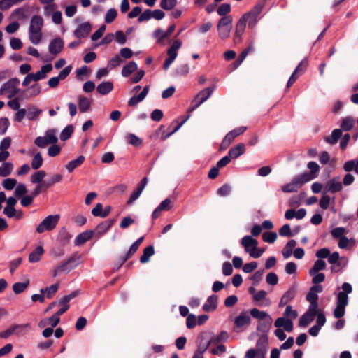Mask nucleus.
Listing matches in <instances>:
<instances>
[{
    "label": "nucleus",
    "mask_w": 358,
    "mask_h": 358,
    "mask_svg": "<svg viewBox=\"0 0 358 358\" xmlns=\"http://www.w3.org/2000/svg\"><path fill=\"white\" fill-rule=\"evenodd\" d=\"M230 11L231 6L229 3H222L217 10V14L222 17L227 16L226 15L228 14Z\"/></svg>",
    "instance_id": "nucleus-61"
},
{
    "label": "nucleus",
    "mask_w": 358,
    "mask_h": 358,
    "mask_svg": "<svg viewBox=\"0 0 358 358\" xmlns=\"http://www.w3.org/2000/svg\"><path fill=\"white\" fill-rule=\"evenodd\" d=\"M64 48V41L60 38L53 39L49 44V52L52 55L59 54Z\"/></svg>",
    "instance_id": "nucleus-22"
},
{
    "label": "nucleus",
    "mask_w": 358,
    "mask_h": 358,
    "mask_svg": "<svg viewBox=\"0 0 358 358\" xmlns=\"http://www.w3.org/2000/svg\"><path fill=\"white\" fill-rule=\"evenodd\" d=\"M326 268V263L324 260L318 259L317 260L313 266L311 268V269L309 271V274L310 275H314L316 274L318 271H322L325 269Z\"/></svg>",
    "instance_id": "nucleus-42"
},
{
    "label": "nucleus",
    "mask_w": 358,
    "mask_h": 358,
    "mask_svg": "<svg viewBox=\"0 0 358 358\" xmlns=\"http://www.w3.org/2000/svg\"><path fill=\"white\" fill-rule=\"evenodd\" d=\"M246 22L243 18H240L236 25L234 41L235 43H238L241 41L242 35L243 34L245 27Z\"/></svg>",
    "instance_id": "nucleus-17"
},
{
    "label": "nucleus",
    "mask_w": 358,
    "mask_h": 358,
    "mask_svg": "<svg viewBox=\"0 0 358 358\" xmlns=\"http://www.w3.org/2000/svg\"><path fill=\"white\" fill-rule=\"evenodd\" d=\"M182 46V42L179 40H176L171 47L167 50L168 57L165 59L163 68L167 70L170 65L173 62L178 55V50Z\"/></svg>",
    "instance_id": "nucleus-9"
},
{
    "label": "nucleus",
    "mask_w": 358,
    "mask_h": 358,
    "mask_svg": "<svg viewBox=\"0 0 358 358\" xmlns=\"http://www.w3.org/2000/svg\"><path fill=\"white\" fill-rule=\"evenodd\" d=\"M52 66L51 64H48L43 65L41 70L37 71L36 73H31V76L33 78V81H38L40 80L44 79L46 78V73H49L52 71Z\"/></svg>",
    "instance_id": "nucleus-20"
},
{
    "label": "nucleus",
    "mask_w": 358,
    "mask_h": 358,
    "mask_svg": "<svg viewBox=\"0 0 358 358\" xmlns=\"http://www.w3.org/2000/svg\"><path fill=\"white\" fill-rule=\"evenodd\" d=\"M24 97L22 96H19L17 97H14L13 99L10 100L8 102V106L12 110H17L20 108V101L23 100Z\"/></svg>",
    "instance_id": "nucleus-51"
},
{
    "label": "nucleus",
    "mask_w": 358,
    "mask_h": 358,
    "mask_svg": "<svg viewBox=\"0 0 358 358\" xmlns=\"http://www.w3.org/2000/svg\"><path fill=\"white\" fill-rule=\"evenodd\" d=\"M155 253L154 247L152 245H150L144 248L143 252L140 257V262L142 264L148 263L150 261V257H152Z\"/></svg>",
    "instance_id": "nucleus-34"
},
{
    "label": "nucleus",
    "mask_w": 358,
    "mask_h": 358,
    "mask_svg": "<svg viewBox=\"0 0 358 358\" xmlns=\"http://www.w3.org/2000/svg\"><path fill=\"white\" fill-rule=\"evenodd\" d=\"M251 317L250 313L247 310L242 311L235 319L234 331L239 333L245 331V329L250 324Z\"/></svg>",
    "instance_id": "nucleus-7"
},
{
    "label": "nucleus",
    "mask_w": 358,
    "mask_h": 358,
    "mask_svg": "<svg viewBox=\"0 0 358 358\" xmlns=\"http://www.w3.org/2000/svg\"><path fill=\"white\" fill-rule=\"evenodd\" d=\"M17 180L15 178H6L3 180L2 186L6 190H12L17 185Z\"/></svg>",
    "instance_id": "nucleus-53"
},
{
    "label": "nucleus",
    "mask_w": 358,
    "mask_h": 358,
    "mask_svg": "<svg viewBox=\"0 0 358 358\" xmlns=\"http://www.w3.org/2000/svg\"><path fill=\"white\" fill-rule=\"evenodd\" d=\"M113 84L110 81L103 82L100 83L96 87L97 92L102 95L108 94L113 90Z\"/></svg>",
    "instance_id": "nucleus-30"
},
{
    "label": "nucleus",
    "mask_w": 358,
    "mask_h": 358,
    "mask_svg": "<svg viewBox=\"0 0 358 358\" xmlns=\"http://www.w3.org/2000/svg\"><path fill=\"white\" fill-rule=\"evenodd\" d=\"M126 139L127 140L129 144L134 146L138 147L142 144V140L133 134H128L126 136Z\"/></svg>",
    "instance_id": "nucleus-50"
},
{
    "label": "nucleus",
    "mask_w": 358,
    "mask_h": 358,
    "mask_svg": "<svg viewBox=\"0 0 358 358\" xmlns=\"http://www.w3.org/2000/svg\"><path fill=\"white\" fill-rule=\"evenodd\" d=\"M177 4V0H162L160 6L164 10H171Z\"/></svg>",
    "instance_id": "nucleus-62"
},
{
    "label": "nucleus",
    "mask_w": 358,
    "mask_h": 358,
    "mask_svg": "<svg viewBox=\"0 0 358 358\" xmlns=\"http://www.w3.org/2000/svg\"><path fill=\"white\" fill-rule=\"evenodd\" d=\"M85 157L80 155L77 159L70 161L66 166V169L69 172H73L75 169L80 166L85 161Z\"/></svg>",
    "instance_id": "nucleus-29"
},
{
    "label": "nucleus",
    "mask_w": 358,
    "mask_h": 358,
    "mask_svg": "<svg viewBox=\"0 0 358 358\" xmlns=\"http://www.w3.org/2000/svg\"><path fill=\"white\" fill-rule=\"evenodd\" d=\"M217 300L218 298L217 295H210L208 297L206 302L203 305V310L208 313L215 310L217 307Z\"/></svg>",
    "instance_id": "nucleus-19"
},
{
    "label": "nucleus",
    "mask_w": 358,
    "mask_h": 358,
    "mask_svg": "<svg viewBox=\"0 0 358 358\" xmlns=\"http://www.w3.org/2000/svg\"><path fill=\"white\" fill-rule=\"evenodd\" d=\"M348 304V301H346L345 297L336 298V306L333 313L335 318L340 319L344 316Z\"/></svg>",
    "instance_id": "nucleus-11"
},
{
    "label": "nucleus",
    "mask_w": 358,
    "mask_h": 358,
    "mask_svg": "<svg viewBox=\"0 0 358 358\" xmlns=\"http://www.w3.org/2000/svg\"><path fill=\"white\" fill-rule=\"evenodd\" d=\"M234 139L235 138H234L229 132L227 133L220 144V150H226L228 148Z\"/></svg>",
    "instance_id": "nucleus-55"
},
{
    "label": "nucleus",
    "mask_w": 358,
    "mask_h": 358,
    "mask_svg": "<svg viewBox=\"0 0 358 358\" xmlns=\"http://www.w3.org/2000/svg\"><path fill=\"white\" fill-rule=\"evenodd\" d=\"M268 348V340L266 335L261 336L257 343L256 348H250L245 353V358H255L256 355H266Z\"/></svg>",
    "instance_id": "nucleus-2"
},
{
    "label": "nucleus",
    "mask_w": 358,
    "mask_h": 358,
    "mask_svg": "<svg viewBox=\"0 0 358 358\" xmlns=\"http://www.w3.org/2000/svg\"><path fill=\"white\" fill-rule=\"evenodd\" d=\"M241 244L245 250L250 255V252L257 247L258 241L252 236L247 235L242 238Z\"/></svg>",
    "instance_id": "nucleus-16"
},
{
    "label": "nucleus",
    "mask_w": 358,
    "mask_h": 358,
    "mask_svg": "<svg viewBox=\"0 0 358 358\" xmlns=\"http://www.w3.org/2000/svg\"><path fill=\"white\" fill-rule=\"evenodd\" d=\"M93 234L94 231L92 230L85 231L83 233H80L79 235H78L75 240V245H80L84 244L92 238Z\"/></svg>",
    "instance_id": "nucleus-26"
},
{
    "label": "nucleus",
    "mask_w": 358,
    "mask_h": 358,
    "mask_svg": "<svg viewBox=\"0 0 358 358\" xmlns=\"http://www.w3.org/2000/svg\"><path fill=\"white\" fill-rule=\"evenodd\" d=\"M296 242L295 240L292 239L289 240L287 243L285 245V248L282 251V256L285 259L289 258L292 254L294 248L296 246Z\"/></svg>",
    "instance_id": "nucleus-36"
},
{
    "label": "nucleus",
    "mask_w": 358,
    "mask_h": 358,
    "mask_svg": "<svg viewBox=\"0 0 358 358\" xmlns=\"http://www.w3.org/2000/svg\"><path fill=\"white\" fill-rule=\"evenodd\" d=\"M307 167L310 169V173L305 172L303 174H306L310 178V180L314 179L317 172L320 170L319 165L315 162H310L307 164Z\"/></svg>",
    "instance_id": "nucleus-38"
},
{
    "label": "nucleus",
    "mask_w": 358,
    "mask_h": 358,
    "mask_svg": "<svg viewBox=\"0 0 358 358\" xmlns=\"http://www.w3.org/2000/svg\"><path fill=\"white\" fill-rule=\"evenodd\" d=\"M343 188L342 183L340 181L339 177H334L328 181L325 185V193L330 192H338Z\"/></svg>",
    "instance_id": "nucleus-13"
},
{
    "label": "nucleus",
    "mask_w": 358,
    "mask_h": 358,
    "mask_svg": "<svg viewBox=\"0 0 358 358\" xmlns=\"http://www.w3.org/2000/svg\"><path fill=\"white\" fill-rule=\"evenodd\" d=\"M80 255L78 252L72 254L71 256L66 261L62 263L61 265H59L55 269L54 276H57V275L60 274L62 271L65 270L66 266L69 264L76 263L80 259Z\"/></svg>",
    "instance_id": "nucleus-18"
},
{
    "label": "nucleus",
    "mask_w": 358,
    "mask_h": 358,
    "mask_svg": "<svg viewBox=\"0 0 358 358\" xmlns=\"http://www.w3.org/2000/svg\"><path fill=\"white\" fill-rule=\"evenodd\" d=\"M58 288H59V285L54 284V285H52L51 286L44 289L47 298L51 299L56 294V292L58 290Z\"/></svg>",
    "instance_id": "nucleus-63"
},
{
    "label": "nucleus",
    "mask_w": 358,
    "mask_h": 358,
    "mask_svg": "<svg viewBox=\"0 0 358 358\" xmlns=\"http://www.w3.org/2000/svg\"><path fill=\"white\" fill-rule=\"evenodd\" d=\"M71 238V236L65 228H62L60 230L59 233V238L64 245L68 243Z\"/></svg>",
    "instance_id": "nucleus-59"
},
{
    "label": "nucleus",
    "mask_w": 358,
    "mask_h": 358,
    "mask_svg": "<svg viewBox=\"0 0 358 358\" xmlns=\"http://www.w3.org/2000/svg\"><path fill=\"white\" fill-rule=\"evenodd\" d=\"M245 151V146L243 143H238L236 146L231 148L228 153L229 157L231 159H236L242 155Z\"/></svg>",
    "instance_id": "nucleus-24"
},
{
    "label": "nucleus",
    "mask_w": 358,
    "mask_h": 358,
    "mask_svg": "<svg viewBox=\"0 0 358 358\" xmlns=\"http://www.w3.org/2000/svg\"><path fill=\"white\" fill-rule=\"evenodd\" d=\"M231 187L229 184H224L220 187L217 193L221 196H227L231 193Z\"/></svg>",
    "instance_id": "nucleus-64"
},
{
    "label": "nucleus",
    "mask_w": 358,
    "mask_h": 358,
    "mask_svg": "<svg viewBox=\"0 0 358 358\" xmlns=\"http://www.w3.org/2000/svg\"><path fill=\"white\" fill-rule=\"evenodd\" d=\"M31 326L29 324H15L14 329L15 332L17 336H24L30 329Z\"/></svg>",
    "instance_id": "nucleus-41"
},
{
    "label": "nucleus",
    "mask_w": 358,
    "mask_h": 358,
    "mask_svg": "<svg viewBox=\"0 0 358 358\" xmlns=\"http://www.w3.org/2000/svg\"><path fill=\"white\" fill-rule=\"evenodd\" d=\"M92 103V99L83 96H80L78 99V104L80 113H86L90 110Z\"/></svg>",
    "instance_id": "nucleus-23"
},
{
    "label": "nucleus",
    "mask_w": 358,
    "mask_h": 358,
    "mask_svg": "<svg viewBox=\"0 0 358 358\" xmlns=\"http://www.w3.org/2000/svg\"><path fill=\"white\" fill-rule=\"evenodd\" d=\"M92 30V25L90 22H86L78 26V27L74 31V36L80 39L82 38L87 37Z\"/></svg>",
    "instance_id": "nucleus-15"
},
{
    "label": "nucleus",
    "mask_w": 358,
    "mask_h": 358,
    "mask_svg": "<svg viewBox=\"0 0 358 358\" xmlns=\"http://www.w3.org/2000/svg\"><path fill=\"white\" fill-rule=\"evenodd\" d=\"M315 315L306 312L305 313L299 320V326L307 327L315 318Z\"/></svg>",
    "instance_id": "nucleus-43"
},
{
    "label": "nucleus",
    "mask_w": 358,
    "mask_h": 358,
    "mask_svg": "<svg viewBox=\"0 0 358 358\" xmlns=\"http://www.w3.org/2000/svg\"><path fill=\"white\" fill-rule=\"evenodd\" d=\"M272 324V318L271 316L267 317L263 320L259 321L257 324V330L262 333H267Z\"/></svg>",
    "instance_id": "nucleus-25"
},
{
    "label": "nucleus",
    "mask_w": 358,
    "mask_h": 358,
    "mask_svg": "<svg viewBox=\"0 0 358 358\" xmlns=\"http://www.w3.org/2000/svg\"><path fill=\"white\" fill-rule=\"evenodd\" d=\"M342 289H343V291L340 292L338 294L337 298H340V297L343 296V297H345L346 301H348V294H350L352 292V288L351 285L348 282H344L342 285Z\"/></svg>",
    "instance_id": "nucleus-48"
},
{
    "label": "nucleus",
    "mask_w": 358,
    "mask_h": 358,
    "mask_svg": "<svg viewBox=\"0 0 358 358\" xmlns=\"http://www.w3.org/2000/svg\"><path fill=\"white\" fill-rule=\"evenodd\" d=\"M41 92V86L38 84H34L30 87L24 90L23 93L28 92L29 94L26 95L24 99H29L38 96Z\"/></svg>",
    "instance_id": "nucleus-33"
},
{
    "label": "nucleus",
    "mask_w": 358,
    "mask_h": 358,
    "mask_svg": "<svg viewBox=\"0 0 358 358\" xmlns=\"http://www.w3.org/2000/svg\"><path fill=\"white\" fill-rule=\"evenodd\" d=\"M113 220H107L100 223L96 227L94 233H95L99 237L105 234L108 230L113 225Z\"/></svg>",
    "instance_id": "nucleus-21"
},
{
    "label": "nucleus",
    "mask_w": 358,
    "mask_h": 358,
    "mask_svg": "<svg viewBox=\"0 0 358 358\" xmlns=\"http://www.w3.org/2000/svg\"><path fill=\"white\" fill-rule=\"evenodd\" d=\"M267 292L264 290H260L253 296V301L255 305L262 307H266L271 305V301L266 298Z\"/></svg>",
    "instance_id": "nucleus-12"
},
{
    "label": "nucleus",
    "mask_w": 358,
    "mask_h": 358,
    "mask_svg": "<svg viewBox=\"0 0 358 358\" xmlns=\"http://www.w3.org/2000/svg\"><path fill=\"white\" fill-rule=\"evenodd\" d=\"M277 234L275 232H264L262 234V240L268 243H273L277 239Z\"/></svg>",
    "instance_id": "nucleus-54"
},
{
    "label": "nucleus",
    "mask_w": 358,
    "mask_h": 358,
    "mask_svg": "<svg viewBox=\"0 0 358 358\" xmlns=\"http://www.w3.org/2000/svg\"><path fill=\"white\" fill-rule=\"evenodd\" d=\"M310 178L306 174H301L296 176L290 182L282 187V192L285 193H292L296 192L303 184L310 181Z\"/></svg>",
    "instance_id": "nucleus-4"
},
{
    "label": "nucleus",
    "mask_w": 358,
    "mask_h": 358,
    "mask_svg": "<svg viewBox=\"0 0 358 358\" xmlns=\"http://www.w3.org/2000/svg\"><path fill=\"white\" fill-rule=\"evenodd\" d=\"M43 253L44 249L42 246L36 247V248L29 254V261L31 263L38 262Z\"/></svg>",
    "instance_id": "nucleus-31"
},
{
    "label": "nucleus",
    "mask_w": 358,
    "mask_h": 358,
    "mask_svg": "<svg viewBox=\"0 0 358 358\" xmlns=\"http://www.w3.org/2000/svg\"><path fill=\"white\" fill-rule=\"evenodd\" d=\"M20 81L17 78H13L4 83L0 88V95H7L8 99L13 98L20 92Z\"/></svg>",
    "instance_id": "nucleus-3"
},
{
    "label": "nucleus",
    "mask_w": 358,
    "mask_h": 358,
    "mask_svg": "<svg viewBox=\"0 0 358 358\" xmlns=\"http://www.w3.org/2000/svg\"><path fill=\"white\" fill-rule=\"evenodd\" d=\"M355 124V120L351 117H345L342 120L341 124V129L343 131L350 130Z\"/></svg>",
    "instance_id": "nucleus-44"
},
{
    "label": "nucleus",
    "mask_w": 358,
    "mask_h": 358,
    "mask_svg": "<svg viewBox=\"0 0 358 358\" xmlns=\"http://www.w3.org/2000/svg\"><path fill=\"white\" fill-rule=\"evenodd\" d=\"M241 18H243L244 21L248 24V27L250 29H253L258 22V17L252 15L250 12L245 13Z\"/></svg>",
    "instance_id": "nucleus-32"
},
{
    "label": "nucleus",
    "mask_w": 358,
    "mask_h": 358,
    "mask_svg": "<svg viewBox=\"0 0 358 358\" xmlns=\"http://www.w3.org/2000/svg\"><path fill=\"white\" fill-rule=\"evenodd\" d=\"M342 131L339 129H334L331 134L325 137V141L329 144L334 145L337 143L338 140L341 138Z\"/></svg>",
    "instance_id": "nucleus-39"
},
{
    "label": "nucleus",
    "mask_w": 358,
    "mask_h": 358,
    "mask_svg": "<svg viewBox=\"0 0 358 358\" xmlns=\"http://www.w3.org/2000/svg\"><path fill=\"white\" fill-rule=\"evenodd\" d=\"M295 296V289L294 288H290L288 289L285 294L282 295L280 303L279 306L282 307L291 301Z\"/></svg>",
    "instance_id": "nucleus-28"
},
{
    "label": "nucleus",
    "mask_w": 358,
    "mask_h": 358,
    "mask_svg": "<svg viewBox=\"0 0 358 358\" xmlns=\"http://www.w3.org/2000/svg\"><path fill=\"white\" fill-rule=\"evenodd\" d=\"M275 327L277 328L282 327L285 331L292 332L294 329L293 322L291 319L285 318V317H278L274 322Z\"/></svg>",
    "instance_id": "nucleus-14"
},
{
    "label": "nucleus",
    "mask_w": 358,
    "mask_h": 358,
    "mask_svg": "<svg viewBox=\"0 0 358 358\" xmlns=\"http://www.w3.org/2000/svg\"><path fill=\"white\" fill-rule=\"evenodd\" d=\"M67 310L68 307L66 306L64 308H60L52 316L48 318V324L51 325L52 327H55L60 322L59 316L64 314Z\"/></svg>",
    "instance_id": "nucleus-27"
},
{
    "label": "nucleus",
    "mask_w": 358,
    "mask_h": 358,
    "mask_svg": "<svg viewBox=\"0 0 358 358\" xmlns=\"http://www.w3.org/2000/svg\"><path fill=\"white\" fill-rule=\"evenodd\" d=\"M29 281L27 280L23 282H16L13 285V290L16 294L23 292L29 286Z\"/></svg>",
    "instance_id": "nucleus-45"
},
{
    "label": "nucleus",
    "mask_w": 358,
    "mask_h": 358,
    "mask_svg": "<svg viewBox=\"0 0 358 358\" xmlns=\"http://www.w3.org/2000/svg\"><path fill=\"white\" fill-rule=\"evenodd\" d=\"M343 169L345 172H350L354 171L355 173L358 174V158L347 161L343 164Z\"/></svg>",
    "instance_id": "nucleus-35"
},
{
    "label": "nucleus",
    "mask_w": 358,
    "mask_h": 358,
    "mask_svg": "<svg viewBox=\"0 0 358 358\" xmlns=\"http://www.w3.org/2000/svg\"><path fill=\"white\" fill-rule=\"evenodd\" d=\"M213 92V88L206 87L201 91H200L194 99L193 100L194 105L189 110V112L194 111L196 108H197L200 105H201L204 101H206L212 94Z\"/></svg>",
    "instance_id": "nucleus-10"
},
{
    "label": "nucleus",
    "mask_w": 358,
    "mask_h": 358,
    "mask_svg": "<svg viewBox=\"0 0 358 358\" xmlns=\"http://www.w3.org/2000/svg\"><path fill=\"white\" fill-rule=\"evenodd\" d=\"M44 20L41 15H34L29 27V39L33 44H38L42 38V27Z\"/></svg>",
    "instance_id": "nucleus-1"
},
{
    "label": "nucleus",
    "mask_w": 358,
    "mask_h": 358,
    "mask_svg": "<svg viewBox=\"0 0 358 358\" xmlns=\"http://www.w3.org/2000/svg\"><path fill=\"white\" fill-rule=\"evenodd\" d=\"M117 12L115 8L109 9L105 16V22L107 24L113 22L117 17Z\"/></svg>",
    "instance_id": "nucleus-58"
},
{
    "label": "nucleus",
    "mask_w": 358,
    "mask_h": 358,
    "mask_svg": "<svg viewBox=\"0 0 358 358\" xmlns=\"http://www.w3.org/2000/svg\"><path fill=\"white\" fill-rule=\"evenodd\" d=\"M73 131V127L72 125L66 126L60 134V138L62 141L69 139Z\"/></svg>",
    "instance_id": "nucleus-57"
},
{
    "label": "nucleus",
    "mask_w": 358,
    "mask_h": 358,
    "mask_svg": "<svg viewBox=\"0 0 358 358\" xmlns=\"http://www.w3.org/2000/svg\"><path fill=\"white\" fill-rule=\"evenodd\" d=\"M41 113L42 110L41 109L38 108L35 106H31L27 109V117L29 120H36Z\"/></svg>",
    "instance_id": "nucleus-37"
},
{
    "label": "nucleus",
    "mask_w": 358,
    "mask_h": 358,
    "mask_svg": "<svg viewBox=\"0 0 358 358\" xmlns=\"http://www.w3.org/2000/svg\"><path fill=\"white\" fill-rule=\"evenodd\" d=\"M1 176L6 177L11 174L13 170V164L11 162H3L1 167Z\"/></svg>",
    "instance_id": "nucleus-49"
},
{
    "label": "nucleus",
    "mask_w": 358,
    "mask_h": 358,
    "mask_svg": "<svg viewBox=\"0 0 358 358\" xmlns=\"http://www.w3.org/2000/svg\"><path fill=\"white\" fill-rule=\"evenodd\" d=\"M58 141L57 130L52 129L48 130L44 136H38L34 140V143L38 148H45L48 145L56 144Z\"/></svg>",
    "instance_id": "nucleus-5"
},
{
    "label": "nucleus",
    "mask_w": 358,
    "mask_h": 358,
    "mask_svg": "<svg viewBox=\"0 0 358 358\" xmlns=\"http://www.w3.org/2000/svg\"><path fill=\"white\" fill-rule=\"evenodd\" d=\"M138 68V66L135 62H130L125 65L122 70V75L124 77H128L130 74L135 71Z\"/></svg>",
    "instance_id": "nucleus-40"
},
{
    "label": "nucleus",
    "mask_w": 358,
    "mask_h": 358,
    "mask_svg": "<svg viewBox=\"0 0 358 358\" xmlns=\"http://www.w3.org/2000/svg\"><path fill=\"white\" fill-rule=\"evenodd\" d=\"M43 158L40 152L36 153L31 161V167L33 169H39L43 164Z\"/></svg>",
    "instance_id": "nucleus-52"
},
{
    "label": "nucleus",
    "mask_w": 358,
    "mask_h": 358,
    "mask_svg": "<svg viewBox=\"0 0 358 358\" xmlns=\"http://www.w3.org/2000/svg\"><path fill=\"white\" fill-rule=\"evenodd\" d=\"M250 315L254 318L259 320V321L263 320L269 316L265 311L259 310L256 308L251 309Z\"/></svg>",
    "instance_id": "nucleus-46"
},
{
    "label": "nucleus",
    "mask_w": 358,
    "mask_h": 358,
    "mask_svg": "<svg viewBox=\"0 0 358 358\" xmlns=\"http://www.w3.org/2000/svg\"><path fill=\"white\" fill-rule=\"evenodd\" d=\"M59 218L60 216L59 215H48L37 226L36 229V232L41 234L45 231H52L56 227Z\"/></svg>",
    "instance_id": "nucleus-8"
},
{
    "label": "nucleus",
    "mask_w": 358,
    "mask_h": 358,
    "mask_svg": "<svg viewBox=\"0 0 358 358\" xmlns=\"http://www.w3.org/2000/svg\"><path fill=\"white\" fill-rule=\"evenodd\" d=\"M62 179V176L60 174H55L53 176H52L49 180L46 181H43L45 183V185H46V188H49L55 183L59 182Z\"/></svg>",
    "instance_id": "nucleus-60"
},
{
    "label": "nucleus",
    "mask_w": 358,
    "mask_h": 358,
    "mask_svg": "<svg viewBox=\"0 0 358 358\" xmlns=\"http://www.w3.org/2000/svg\"><path fill=\"white\" fill-rule=\"evenodd\" d=\"M265 6V1H261L257 2L255 6L249 11L252 15L258 17L262 12V10Z\"/></svg>",
    "instance_id": "nucleus-56"
},
{
    "label": "nucleus",
    "mask_w": 358,
    "mask_h": 358,
    "mask_svg": "<svg viewBox=\"0 0 358 358\" xmlns=\"http://www.w3.org/2000/svg\"><path fill=\"white\" fill-rule=\"evenodd\" d=\"M46 176V173L45 171H43V170H41V171H38L36 173H34L31 176V182L34 184H36V183H42V180Z\"/></svg>",
    "instance_id": "nucleus-47"
},
{
    "label": "nucleus",
    "mask_w": 358,
    "mask_h": 358,
    "mask_svg": "<svg viewBox=\"0 0 358 358\" xmlns=\"http://www.w3.org/2000/svg\"><path fill=\"white\" fill-rule=\"evenodd\" d=\"M232 17L231 15L222 17L217 23L218 35L220 38L226 39L229 37L232 27Z\"/></svg>",
    "instance_id": "nucleus-6"
}]
</instances>
